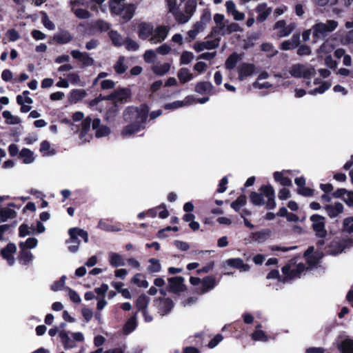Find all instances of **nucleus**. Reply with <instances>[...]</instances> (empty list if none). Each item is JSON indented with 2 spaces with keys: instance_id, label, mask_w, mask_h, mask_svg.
<instances>
[{
  "instance_id": "nucleus-14",
  "label": "nucleus",
  "mask_w": 353,
  "mask_h": 353,
  "mask_svg": "<svg viewBox=\"0 0 353 353\" xmlns=\"http://www.w3.org/2000/svg\"><path fill=\"white\" fill-rule=\"evenodd\" d=\"M149 108L145 104H141L139 108H137V115L134 123H137L141 126H144L148 117Z\"/></svg>"
},
{
  "instance_id": "nucleus-45",
  "label": "nucleus",
  "mask_w": 353,
  "mask_h": 353,
  "mask_svg": "<svg viewBox=\"0 0 353 353\" xmlns=\"http://www.w3.org/2000/svg\"><path fill=\"white\" fill-rule=\"evenodd\" d=\"M170 69V65L168 63L160 65H154L152 68V71L157 75L162 76L168 72Z\"/></svg>"
},
{
  "instance_id": "nucleus-4",
  "label": "nucleus",
  "mask_w": 353,
  "mask_h": 353,
  "mask_svg": "<svg viewBox=\"0 0 353 353\" xmlns=\"http://www.w3.org/2000/svg\"><path fill=\"white\" fill-rule=\"evenodd\" d=\"M80 26L84 27V34L92 36L97 32H106L110 30V24L103 19H97L91 23H80Z\"/></svg>"
},
{
  "instance_id": "nucleus-26",
  "label": "nucleus",
  "mask_w": 353,
  "mask_h": 353,
  "mask_svg": "<svg viewBox=\"0 0 353 353\" xmlns=\"http://www.w3.org/2000/svg\"><path fill=\"white\" fill-rule=\"evenodd\" d=\"M325 208L330 218H335L343 212V205L339 202H336L334 205H327Z\"/></svg>"
},
{
  "instance_id": "nucleus-53",
  "label": "nucleus",
  "mask_w": 353,
  "mask_h": 353,
  "mask_svg": "<svg viewBox=\"0 0 353 353\" xmlns=\"http://www.w3.org/2000/svg\"><path fill=\"white\" fill-rule=\"evenodd\" d=\"M343 230L350 234L353 232V216L347 217L343 220Z\"/></svg>"
},
{
  "instance_id": "nucleus-34",
  "label": "nucleus",
  "mask_w": 353,
  "mask_h": 353,
  "mask_svg": "<svg viewBox=\"0 0 353 353\" xmlns=\"http://www.w3.org/2000/svg\"><path fill=\"white\" fill-rule=\"evenodd\" d=\"M241 59V55L237 54L236 52H233L231 54L225 61V68L228 70L234 69L238 63V61Z\"/></svg>"
},
{
  "instance_id": "nucleus-2",
  "label": "nucleus",
  "mask_w": 353,
  "mask_h": 353,
  "mask_svg": "<svg viewBox=\"0 0 353 353\" xmlns=\"http://www.w3.org/2000/svg\"><path fill=\"white\" fill-rule=\"evenodd\" d=\"M338 26V22L334 20H327L326 23L319 22L312 27L313 41L323 39L329 33L334 31Z\"/></svg>"
},
{
  "instance_id": "nucleus-44",
  "label": "nucleus",
  "mask_w": 353,
  "mask_h": 353,
  "mask_svg": "<svg viewBox=\"0 0 353 353\" xmlns=\"http://www.w3.org/2000/svg\"><path fill=\"white\" fill-rule=\"evenodd\" d=\"M124 61V57L121 56L114 65V69L117 74H122L126 71L128 67L125 65Z\"/></svg>"
},
{
  "instance_id": "nucleus-9",
  "label": "nucleus",
  "mask_w": 353,
  "mask_h": 353,
  "mask_svg": "<svg viewBox=\"0 0 353 353\" xmlns=\"http://www.w3.org/2000/svg\"><path fill=\"white\" fill-rule=\"evenodd\" d=\"M168 290L170 292L174 294H179L182 292H185L187 290L185 285L184 284V278L181 276H173L168 279Z\"/></svg>"
},
{
  "instance_id": "nucleus-48",
  "label": "nucleus",
  "mask_w": 353,
  "mask_h": 353,
  "mask_svg": "<svg viewBox=\"0 0 353 353\" xmlns=\"http://www.w3.org/2000/svg\"><path fill=\"white\" fill-rule=\"evenodd\" d=\"M41 21L43 25L48 30H52L55 28V26L52 21H51L45 11H41Z\"/></svg>"
},
{
  "instance_id": "nucleus-16",
  "label": "nucleus",
  "mask_w": 353,
  "mask_h": 353,
  "mask_svg": "<svg viewBox=\"0 0 353 353\" xmlns=\"http://www.w3.org/2000/svg\"><path fill=\"white\" fill-rule=\"evenodd\" d=\"M72 39V35L65 30H61L53 36V40L59 45L66 44L70 42Z\"/></svg>"
},
{
  "instance_id": "nucleus-47",
  "label": "nucleus",
  "mask_w": 353,
  "mask_h": 353,
  "mask_svg": "<svg viewBox=\"0 0 353 353\" xmlns=\"http://www.w3.org/2000/svg\"><path fill=\"white\" fill-rule=\"evenodd\" d=\"M38 243V241L34 237H30L26 239V243L21 242L19 243V248L21 250H25L26 248L32 249L34 248Z\"/></svg>"
},
{
  "instance_id": "nucleus-64",
  "label": "nucleus",
  "mask_w": 353,
  "mask_h": 353,
  "mask_svg": "<svg viewBox=\"0 0 353 353\" xmlns=\"http://www.w3.org/2000/svg\"><path fill=\"white\" fill-rule=\"evenodd\" d=\"M9 41H16L20 38L19 33L14 28L9 29L6 32Z\"/></svg>"
},
{
  "instance_id": "nucleus-50",
  "label": "nucleus",
  "mask_w": 353,
  "mask_h": 353,
  "mask_svg": "<svg viewBox=\"0 0 353 353\" xmlns=\"http://www.w3.org/2000/svg\"><path fill=\"white\" fill-rule=\"evenodd\" d=\"M196 8V2L194 0H189L185 5V12L190 17L193 15Z\"/></svg>"
},
{
  "instance_id": "nucleus-41",
  "label": "nucleus",
  "mask_w": 353,
  "mask_h": 353,
  "mask_svg": "<svg viewBox=\"0 0 353 353\" xmlns=\"http://www.w3.org/2000/svg\"><path fill=\"white\" fill-rule=\"evenodd\" d=\"M145 278V276L141 273L135 274L131 279V282L139 288H147L149 285L148 282L145 279H141Z\"/></svg>"
},
{
  "instance_id": "nucleus-6",
  "label": "nucleus",
  "mask_w": 353,
  "mask_h": 353,
  "mask_svg": "<svg viewBox=\"0 0 353 353\" xmlns=\"http://www.w3.org/2000/svg\"><path fill=\"white\" fill-rule=\"evenodd\" d=\"M312 222V228L315 235L320 239H325L327 234L325 229V219L320 214H313L310 218Z\"/></svg>"
},
{
  "instance_id": "nucleus-51",
  "label": "nucleus",
  "mask_w": 353,
  "mask_h": 353,
  "mask_svg": "<svg viewBox=\"0 0 353 353\" xmlns=\"http://www.w3.org/2000/svg\"><path fill=\"white\" fill-rule=\"evenodd\" d=\"M66 276L63 275L59 280L54 281L50 286L51 290L57 292L62 290L64 288Z\"/></svg>"
},
{
  "instance_id": "nucleus-62",
  "label": "nucleus",
  "mask_w": 353,
  "mask_h": 353,
  "mask_svg": "<svg viewBox=\"0 0 353 353\" xmlns=\"http://www.w3.org/2000/svg\"><path fill=\"white\" fill-rule=\"evenodd\" d=\"M282 273L284 275L283 281H285L286 280H291L293 279L294 277H292V270L290 268V265H284L281 269Z\"/></svg>"
},
{
  "instance_id": "nucleus-8",
  "label": "nucleus",
  "mask_w": 353,
  "mask_h": 353,
  "mask_svg": "<svg viewBox=\"0 0 353 353\" xmlns=\"http://www.w3.org/2000/svg\"><path fill=\"white\" fill-rule=\"evenodd\" d=\"M353 241L350 239L341 240L334 239L327 245V252L331 254H337L342 252L347 247L351 246Z\"/></svg>"
},
{
  "instance_id": "nucleus-15",
  "label": "nucleus",
  "mask_w": 353,
  "mask_h": 353,
  "mask_svg": "<svg viewBox=\"0 0 353 353\" xmlns=\"http://www.w3.org/2000/svg\"><path fill=\"white\" fill-rule=\"evenodd\" d=\"M258 13L256 21L258 23H262L267 19L272 12V8L267 6L266 3H259L255 9Z\"/></svg>"
},
{
  "instance_id": "nucleus-13",
  "label": "nucleus",
  "mask_w": 353,
  "mask_h": 353,
  "mask_svg": "<svg viewBox=\"0 0 353 353\" xmlns=\"http://www.w3.org/2000/svg\"><path fill=\"white\" fill-rule=\"evenodd\" d=\"M300 44V34L294 33L290 39L283 41L279 48L281 50H290L296 48Z\"/></svg>"
},
{
  "instance_id": "nucleus-11",
  "label": "nucleus",
  "mask_w": 353,
  "mask_h": 353,
  "mask_svg": "<svg viewBox=\"0 0 353 353\" xmlns=\"http://www.w3.org/2000/svg\"><path fill=\"white\" fill-rule=\"evenodd\" d=\"M17 247L13 243H8L6 247L1 250V256L6 259L10 265L14 263L13 254L16 252Z\"/></svg>"
},
{
  "instance_id": "nucleus-7",
  "label": "nucleus",
  "mask_w": 353,
  "mask_h": 353,
  "mask_svg": "<svg viewBox=\"0 0 353 353\" xmlns=\"http://www.w3.org/2000/svg\"><path fill=\"white\" fill-rule=\"evenodd\" d=\"M290 73L295 78L310 79L316 72L314 68H308L303 64L297 63L292 66Z\"/></svg>"
},
{
  "instance_id": "nucleus-32",
  "label": "nucleus",
  "mask_w": 353,
  "mask_h": 353,
  "mask_svg": "<svg viewBox=\"0 0 353 353\" xmlns=\"http://www.w3.org/2000/svg\"><path fill=\"white\" fill-rule=\"evenodd\" d=\"M137 312H136L133 316H132L125 323L123 330L125 334H128L132 332L137 326Z\"/></svg>"
},
{
  "instance_id": "nucleus-42",
  "label": "nucleus",
  "mask_w": 353,
  "mask_h": 353,
  "mask_svg": "<svg viewBox=\"0 0 353 353\" xmlns=\"http://www.w3.org/2000/svg\"><path fill=\"white\" fill-rule=\"evenodd\" d=\"M247 203V198L245 194L240 195L235 201L231 203V208L236 212H239L240 209Z\"/></svg>"
},
{
  "instance_id": "nucleus-39",
  "label": "nucleus",
  "mask_w": 353,
  "mask_h": 353,
  "mask_svg": "<svg viewBox=\"0 0 353 353\" xmlns=\"http://www.w3.org/2000/svg\"><path fill=\"white\" fill-rule=\"evenodd\" d=\"M273 176H274V180L276 182H279L283 186L288 187V186L292 185L291 179L288 176H283L282 172L276 171L273 174Z\"/></svg>"
},
{
  "instance_id": "nucleus-29",
  "label": "nucleus",
  "mask_w": 353,
  "mask_h": 353,
  "mask_svg": "<svg viewBox=\"0 0 353 353\" xmlns=\"http://www.w3.org/2000/svg\"><path fill=\"white\" fill-rule=\"evenodd\" d=\"M201 284L203 292H207L216 285V279L213 276H206L202 279Z\"/></svg>"
},
{
  "instance_id": "nucleus-18",
  "label": "nucleus",
  "mask_w": 353,
  "mask_h": 353,
  "mask_svg": "<svg viewBox=\"0 0 353 353\" xmlns=\"http://www.w3.org/2000/svg\"><path fill=\"white\" fill-rule=\"evenodd\" d=\"M135 10L136 7L135 5L133 3L123 4V8H119L117 12H116V13L117 14H121V12L123 11L122 17L125 21H128L133 17L135 12Z\"/></svg>"
},
{
  "instance_id": "nucleus-19",
  "label": "nucleus",
  "mask_w": 353,
  "mask_h": 353,
  "mask_svg": "<svg viewBox=\"0 0 353 353\" xmlns=\"http://www.w3.org/2000/svg\"><path fill=\"white\" fill-rule=\"evenodd\" d=\"M153 26L150 23H141L138 26L139 37L141 39H146L152 34Z\"/></svg>"
},
{
  "instance_id": "nucleus-38",
  "label": "nucleus",
  "mask_w": 353,
  "mask_h": 353,
  "mask_svg": "<svg viewBox=\"0 0 353 353\" xmlns=\"http://www.w3.org/2000/svg\"><path fill=\"white\" fill-rule=\"evenodd\" d=\"M137 107L128 106L123 112V119L125 121H135Z\"/></svg>"
},
{
  "instance_id": "nucleus-37",
  "label": "nucleus",
  "mask_w": 353,
  "mask_h": 353,
  "mask_svg": "<svg viewBox=\"0 0 353 353\" xmlns=\"http://www.w3.org/2000/svg\"><path fill=\"white\" fill-rule=\"evenodd\" d=\"M341 353H353V340L346 339L339 345Z\"/></svg>"
},
{
  "instance_id": "nucleus-3",
  "label": "nucleus",
  "mask_w": 353,
  "mask_h": 353,
  "mask_svg": "<svg viewBox=\"0 0 353 353\" xmlns=\"http://www.w3.org/2000/svg\"><path fill=\"white\" fill-rule=\"evenodd\" d=\"M132 90L130 88L119 87L110 94L107 95L106 99H112L113 103L121 107V105L130 102L132 99Z\"/></svg>"
},
{
  "instance_id": "nucleus-46",
  "label": "nucleus",
  "mask_w": 353,
  "mask_h": 353,
  "mask_svg": "<svg viewBox=\"0 0 353 353\" xmlns=\"http://www.w3.org/2000/svg\"><path fill=\"white\" fill-rule=\"evenodd\" d=\"M269 236V232L266 231H259L254 232L251 233V237L254 241H257L258 243L264 242Z\"/></svg>"
},
{
  "instance_id": "nucleus-28",
  "label": "nucleus",
  "mask_w": 353,
  "mask_h": 353,
  "mask_svg": "<svg viewBox=\"0 0 353 353\" xmlns=\"http://www.w3.org/2000/svg\"><path fill=\"white\" fill-rule=\"evenodd\" d=\"M169 32V28L167 26H158L154 30V35L151 40L157 39V42H162L166 38Z\"/></svg>"
},
{
  "instance_id": "nucleus-22",
  "label": "nucleus",
  "mask_w": 353,
  "mask_h": 353,
  "mask_svg": "<svg viewBox=\"0 0 353 353\" xmlns=\"http://www.w3.org/2000/svg\"><path fill=\"white\" fill-rule=\"evenodd\" d=\"M225 263L230 267L243 270L244 272L248 271L250 270L249 265L244 263L243 259L241 258L229 259L226 260Z\"/></svg>"
},
{
  "instance_id": "nucleus-63",
  "label": "nucleus",
  "mask_w": 353,
  "mask_h": 353,
  "mask_svg": "<svg viewBox=\"0 0 353 353\" xmlns=\"http://www.w3.org/2000/svg\"><path fill=\"white\" fill-rule=\"evenodd\" d=\"M174 15L175 17L176 20L179 23H185L189 21L190 17L187 14H183L181 12H174Z\"/></svg>"
},
{
  "instance_id": "nucleus-20",
  "label": "nucleus",
  "mask_w": 353,
  "mask_h": 353,
  "mask_svg": "<svg viewBox=\"0 0 353 353\" xmlns=\"http://www.w3.org/2000/svg\"><path fill=\"white\" fill-rule=\"evenodd\" d=\"M77 230L75 228H70L68 230V234L70 235V239L66 241V243L71 242L73 243L74 245H71L68 246V250L71 252H76L79 250V244L81 243L80 240L78 239V236L76 234Z\"/></svg>"
},
{
  "instance_id": "nucleus-58",
  "label": "nucleus",
  "mask_w": 353,
  "mask_h": 353,
  "mask_svg": "<svg viewBox=\"0 0 353 353\" xmlns=\"http://www.w3.org/2000/svg\"><path fill=\"white\" fill-rule=\"evenodd\" d=\"M331 86V83H328L327 81H324L323 82V83L314 88L313 90L310 91V93L312 94H316V93H319V94H323L327 90H328Z\"/></svg>"
},
{
  "instance_id": "nucleus-23",
  "label": "nucleus",
  "mask_w": 353,
  "mask_h": 353,
  "mask_svg": "<svg viewBox=\"0 0 353 353\" xmlns=\"http://www.w3.org/2000/svg\"><path fill=\"white\" fill-rule=\"evenodd\" d=\"M145 126H141L137 123H134V121L130 122L128 125L123 127L121 134L123 137L130 136L138 132H139L141 129H143Z\"/></svg>"
},
{
  "instance_id": "nucleus-52",
  "label": "nucleus",
  "mask_w": 353,
  "mask_h": 353,
  "mask_svg": "<svg viewBox=\"0 0 353 353\" xmlns=\"http://www.w3.org/2000/svg\"><path fill=\"white\" fill-rule=\"evenodd\" d=\"M91 125V118L88 117L83 119L81 123V136L83 137L87 134L90 130Z\"/></svg>"
},
{
  "instance_id": "nucleus-59",
  "label": "nucleus",
  "mask_w": 353,
  "mask_h": 353,
  "mask_svg": "<svg viewBox=\"0 0 353 353\" xmlns=\"http://www.w3.org/2000/svg\"><path fill=\"white\" fill-rule=\"evenodd\" d=\"M111 132L110 128L106 125H101L96 130L95 136L97 138L108 136Z\"/></svg>"
},
{
  "instance_id": "nucleus-24",
  "label": "nucleus",
  "mask_w": 353,
  "mask_h": 353,
  "mask_svg": "<svg viewBox=\"0 0 353 353\" xmlns=\"http://www.w3.org/2000/svg\"><path fill=\"white\" fill-rule=\"evenodd\" d=\"M214 89V86L210 81L198 82L194 88V91L200 94H210Z\"/></svg>"
},
{
  "instance_id": "nucleus-31",
  "label": "nucleus",
  "mask_w": 353,
  "mask_h": 353,
  "mask_svg": "<svg viewBox=\"0 0 353 353\" xmlns=\"http://www.w3.org/2000/svg\"><path fill=\"white\" fill-rule=\"evenodd\" d=\"M86 96V92L83 89H73L70 92L69 100L71 103H76L82 100Z\"/></svg>"
},
{
  "instance_id": "nucleus-40",
  "label": "nucleus",
  "mask_w": 353,
  "mask_h": 353,
  "mask_svg": "<svg viewBox=\"0 0 353 353\" xmlns=\"http://www.w3.org/2000/svg\"><path fill=\"white\" fill-rule=\"evenodd\" d=\"M150 265L147 270L150 274L158 273L161 270V265L159 259L151 258L148 260Z\"/></svg>"
},
{
  "instance_id": "nucleus-49",
  "label": "nucleus",
  "mask_w": 353,
  "mask_h": 353,
  "mask_svg": "<svg viewBox=\"0 0 353 353\" xmlns=\"http://www.w3.org/2000/svg\"><path fill=\"white\" fill-rule=\"evenodd\" d=\"M108 36L110 40L112 41V43L115 46H121V35L118 33L117 31L111 30L108 32Z\"/></svg>"
},
{
  "instance_id": "nucleus-56",
  "label": "nucleus",
  "mask_w": 353,
  "mask_h": 353,
  "mask_svg": "<svg viewBox=\"0 0 353 353\" xmlns=\"http://www.w3.org/2000/svg\"><path fill=\"white\" fill-rule=\"evenodd\" d=\"M75 16L81 19H89L91 17L90 12L83 8H77L74 12Z\"/></svg>"
},
{
  "instance_id": "nucleus-54",
  "label": "nucleus",
  "mask_w": 353,
  "mask_h": 353,
  "mask_svg": "<svg viewBox=\"0 0 353 353\" xmlns=\"http://www.w3.org/2000/svg\"><path fill=\"white\" fill-rule=\"evenodd\" d=\"M242 31V28L240 26L236 23H232L229 24L224 32L221 34V35H224L225 34H231L232 32H241Z\"/></svg>"
},
{
  "instance_id": "nucleus-30",
  "label": "nucleus",
  "mask_w": 353,
  "mask_h": 353,
  "mask_svg": "<svg viewBox=\"0 0 353 353\" xmlns=\"http://www.w3.org/2000/svg\"><path fill=\"white\" fill-rule=\"evenodd\" d=\"M109 263L113 268L125 265V261L123 256L116 252H110L109 254Z\"/></svg>"
},
{
  "instance_id": "nucleus-61",
  "label": "nucleus",
  "mask_w": 353,
  "mask_h": 353,
  "mask_svg": "<svg viewBox=\"0 0 353 353\" xmlns=\"http://www.w3.org/2000/svg\"><path fill=\"white\" fill-rule=\"evenodd\" d=\"M185 105V103L182 101H175L172 103H165L163 108L165 110H176Z\"/></svg>"
},
{
  "instance_id": "nucleus-43",
  "label": "nucleus",
  "mask_w": 353,
  "mask_h": 353,
  "mask_svg": "<svg viewBox=\"0 0 353 353\" xmlns=\"http://www.w3.org/2000/svg\"><path fill=\"white\" fill-rule=\"evenodd\" d=\"M19 157L23 158L24 163H30L34 161L33 152L28 148H23L19 152Z\"/></svg>"
},
{
  "instance_id": "nucleus-25",
  "label": "nucleus",
  "mask_w": 353,
  "mask_h": 353,
  "mask_svg": "<svg viewBox=\"0 0 353 353\" xmlns=\"http://www.w3.org/2000/svg\"><path fill=\"white\" fill-rule=\"evenodd\" d=\"M120 108L117 104L112 103V105L107 109L105 113L104 120L108 123L113 122L119 112Z\"/></svg>"
},
{
  "instance_id": "nucleus-17",
  "label": "nucleus",
  "mask_w": 353,
  "mask_h": 353,
  "mask_svg": "<svg viewBox=\"0 0 353 353\" xmlns=\"http://www.w3.org/2000/svg\"><path fill=\"white\" fill-rule=\"evenodd\" d=\"M161 209H162V210L159 212V218H161V219L168 218L170 214H169L168 210L166 209V206L164 203H162V204L157 206L156 208H151V209H149L148 210H147L145 212L146 216L154 218L157 216V211Z\"/></svg>"
},
{
  "instance_id": "nucleus-12",
  "label": "nucleus",
  "mask_w": 353,
  "mask_h": 353,
  "mask_svg": "<svg viewBox=\"0 0 353 353\" xmlns=\"http://www.w3.org/2000/svg\"><path fill=\"white\" fill-rule=\"evenodd\" d=\"M256 67L253 63H242L237 69L239 74V79L244 80L246 77L254 74Z\"/></svg>"
},
{
  "instance_id": "nucleus-27",
  "label": "nucleus",
  "mask_w": 353,
  "mask_h": 353,
  "mask_svg": "<svg viewBox=\"0 0 353 353\" xmlns=\"http://www.w3.org/2000/svg\"><path fill=\"white\" fill-rule=\"evenodd\" d=\"M150 301V297L144 293L139 295L135 301V306L137 310L141 312L147 310Z\"/></svg>"
},
{
  "instance_id": "nucleus-55",
  "label": "nucleus",
  "mask_w": 353,
  "mask_h": 353,
  "mask_svg": "<svg viewBox=\"0 0 353 353\" xmlns=\"http://www.w3.org/2000/svg\"><path fill=\"white\" fill-rule=\"evenodd\" d=\"M193 53L188 51H183L181 55L180 63L181 64H188L193 59Z\"/></svg>"
},
{
  "instance_id": "nucleus-33",
  "label": "nucleus",
  "mask_w": 353,
  "mask_h": 353,
  "mask_svg": "<svg viewBox=\"0 0 353 353\" xmlns=\"http://www.w3.org/2000/svg\"><path fill=\"white\" fill-rule=\"evenodd\" d=\"M174 307V303L170 298H161L159 310L164 314L169 313Z\"/></svg>"
},
{
  "instance_id": "nucleus-21",
  "label": "nucleus",
  "mask_w": 353,
  "mask_h": 353,
  "mask_svg": "<svg viewBox=\"0 0 353 353\" xmlns=\"http://www.w3.org/2000/svg\"><path fill=\"white\" fill-rule=\"evenodd\" d=\"M59 336L60 338V341L65 350H68L71 348H74L77 346L76 343L72 339H71L68 332L65 330H61L59 332Z\"/></svg>"
},
{
  "instance_id": "nucleus-36",
  "label": "nucleus",
  "mask_w": 353,
  "mask_h": 353,
  "mask_svg": "<svg viewBox=\"0 0 353 353\" xmlns=\"http://www.w3.org/2000/svg\"><path fill=\"white\" fill-rule=\"evenodd\" d=\"M177 77L181 83H185L193 79V74L186 68H181L177 73Z\"/></svg>"
},
{
  "instance_id": "nucleus-10",
  "label": "nucleus",
  "mask_w": 353,
  "mask_h": 353,
  "mask_svg": "<svg viewBox=\"0 0 353 353\" xmlns=\"http://www.w3.org/2000/svg\"><path fill=\"white\" fill-rule=\"evenodd\" d=\"M72 57L82 63V67L85 68L94 65V61L88 52H82L77 50H73L70 52Z\"/></svg>"
},
{
  "instance_id": "nucleus-5",
  "label": "nucleus",
  "mask_w": 353,
  "mask_h": 353,
  "mask_svg": "<svg viewBox=\"0 0 353 353\" xmlns=\"http://www.w3.org/2000/svg\"><path fill=\"white\" fill-rule=\"evenodd\" d=\"M211 12L209 9L205 8L202 10V14L200 17V20L196 21L194 26L192 30L188 31V34L192 39H194L196 35L202 32L205 26L211 21Z\"/></svg>"
},
{
  "instance_id": "nucleus-57",
  "label": "nucleus",
  "mask_w": 353,
  "mask_h": 353,
  "mask_svg": "<svg viewBox=\"0 0 353 353\" xmlns=\"http://www.w3.org/2000/svg\"><path fill=\"white\" fill-rule=\"evenodd\" d=\"M297 48L298 49L296 52L297 54L299 56H307L311 54L312 53L311 48L306 44H299V46Z\"/></svg>"
},
{
  "instance_id": "nucleus-60",
  "label": "nucleus",
  "mask_w": 353,
  "mask_h": 353,
  "mask_svg": "<svg viewBox=\"0 0 353 353\" xmlns=\"http://www.w3.org/2000/svg\"><path fill=\"white\" fill-rule=\"evenodd\" d=\"M32 253L25 250H21L19 256V259L23 261L25 264L32 261Z\"/></svg>"
},
{
  "instance_id": "nucleus-35",
  "label": "nucleus",
  "mask_w": 353,
  "mask_h": 353,
  "mask_svg": "<svg viewBox=\"0 0 353 353\" xmlns=\"http://www.w3.org/2000/svg\"><path fill=\"white\" fill-rule=\"evenodd\" d=\"M17 212L9 208L0 209V222H6L8 219L17 217Z\"/></svg>"
},
{
  "instance_id": "nucleus-1",
  "label": "nucleus",
  "mask_w": 353,
  "mask_h": 353,
  "mask_svg": "<svg viewBox=\"0 0 353 353\" xmlns=\"http://www.w3.org/2000/svg\"><path fill=\"white\" fill-rule=\"evenodd\" d=\"M259 192H251L249 198L250 202L256 206H262L265 204L267 210H273L276 208L275 192L270 184L263 185L259 190Z\"/></svg>"
}]
</instances>
